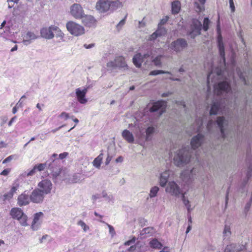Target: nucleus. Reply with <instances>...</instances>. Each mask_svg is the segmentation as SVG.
Here are the masks:
<instances>
[{
  "mask_svg": "<svg viewBox=\"0 0 252 252\" xmlns=\"http://www.w3.org/2000/svg\"><path fill=\"white\" fill-rule=\"evenodd\" d=\"M208 70H210V72L207 76V99L209 98V92L211 90V86L214 87L215 95L219 97L218 100L216 98L213 101L210 114L216 115L218 113H223V111H225L228 108L229 103L231 102L229 98L232 94V92H230L229 81L231 79L235 81L234 73H230L228 78L226 77L224 81H219V79L222 76L225 72L221 68L217 67L214 73L212 64Z\"/></svg>",
  "mask_w": 252,
  "mask_h": 252,
  "instance_id": "f257e3e1",
  "label": "nucleus"
},
{
  "mask_svg": "<svg viewBox=\"0 0 252 252\" xmlns=\"http://www.w3.org/2000/svg\"><path fill=\"white\" fill-rule=\"evenodd\" d=\"M122 6V2L112 1L110 0H98L95 4V9L99 13H112Z\"/></svg>",
  "mask_w": 252,
  "mask_h": 252,
  "instance_id": "f03ea898",
  "label": "nucleus"
},
{
  "mask_svg": "<svg viewBox=\"0 0 252 252\" xmlns=\"http://www.w3.org/2000/svg\"><path fill=\"white\" fill-rule=\"evenodd\" d=\"M191 158L189 146L179 150L174 158V161L177 166L182 167L189 163Z\"/></svg>",
  "mask_w": 252,
  "mask_h": 252,
  "instance_id": "7ed1b4c3",
  "label": "nucleus"
},
{
  "mask_svg": "<svg viewBox=\"0 0 252 252\" xmlns=\"http://www.w3.org/2000/svg\"><path fill=\"white\" fill-rule=\"evenodd\" d=\"M227 121L223 117H220L218 118L216 122L213 120L209 121L207 128L209 132H213V127L215 126L217 129H219L220 131L221 134L223 138L226 137L225 134V126L227 125Z\"/></svg>",
  "mask_w": 252,
  "mask_h": 252,
  "instance_id": "20e7f679",
  "label": "nucleus"
},
{
  "mask_svg": "<svg viewBox=\"0 0 252 252\" xmlns=\"http://www.w3.org/2000/svg\"><path fill=\"white\" fill-rule=\"evenodd\" d=\"M127 67L125 60L122 56L117 57L113 61H111L107 63V67L110 70L126 69Z\"/></svg>",
  "mask_w": 252,
  "mask_h": 252,
  "instance_id": "39448f33",
  "label": "nucleus"
},
{
  "mask_svg": "<svg viewBox=\"0 0 252 252\" xmlns=\"http://www.w3.org/2000/svg\"><path fill=\"white\" fill-rule=\"evenodd\" d=\"M66 28L70 34L76 36L81 35L85 33V29L82 26L72 21L66 23Z\"/></svg>",
  "mask_w": 252,
  "mask_h": 252,
  "instance_id": "423d86ee",
  "label": "nucleus"
},
{
  "mask_svg": "<svg viewBox=\"0 0 252 252\" xmlns=\"http://www.w3.org/2000/svg\"><path fill=\"white\" fill-rule=\"evenodd\" d=\"M202 28L201 22L195 19H192L189 30L188 32L191 38H194L196 36L200 34Z\"/></svg>",
  "mask_w": 252,
  "mask_h": 252,
  "instance_id": "0eeeda50",
  "label": "nucleus"
},
{
  "mask_svg": "<svg viewBox=\"0 0 252 252\" xmlns=\"http://www.w3.org/2000/svg\"><path fill=\"white\" fill-rule=\"evenodd\" d=\"M165 191L176 197H179L183 193L180 187L174 181L169 182L168 183Z\"/></svg>",
  "mask_w": 252,
  "mask_h": 252,
  "instance_id": "6e6552de",
  "label": "nucleus"
},
{
  "mask_svg": "<svg viewBox=\"0 0 252 252\" xmlns=\"http://www.w3.org/2000/svg\"><path fill=\"white\" fill-rule=\"evenodd\" d=\"M38 187L37 189H39L42 193L46 195L50 193L52 189V184L50 180L44 179L38 184Z\"/></svg>",
  "mask_w": 252,
  "mask_h": 252,
  "instance_id": "1a4fd4ad",
  "label": "nucleus"
},
{
  "mask_svg": "<svg viewBox=\"0 0 252 252\" xmlns=\"http://www.w3.org/2000/svg\"><path fill=\"white\" fill-rule=\"evenodd\" d=\"M70 14L77 19H80L84 15V10L82 7L78 3L72 4L70 8Z\"/></svg>",
  "mask_w": 252,
  "mask_h": 252,
  "instance_id": "9d476101",
  "label": "nucleus"
},
{
  "mask_svg": "<svg viewBox=\"0 0 252 252\" xmlns=\"http://www.w3.org/2000/svg\"><path fill=\"white\" fill-rule=\"evenodd\" d=\"M166 107V101L158 100L154 103L152 107L150 108V111L151 112L158 111L159 116L165 111Z\"/></svg>",
  "mask_w": 252,
  "mask_h": 252,
  "instance_id": "9b49d317",
  "label": "nucleus"
},
{
  "mask_svg": "<svg viewBox=\"0 0 252 252\" xmlns=\"http://www.w3.org/2000/svg\"><path fill=\"white\" fill-rule=\"evenodd\" d=\"M54 30H56V26L52 25L49 27H44L40 30L41 37L46 39H51L54 38Z\"/></svg>",
  "mask_w": 252,
  "mask_h": 252,
  "instance_id": "f8f14e48",
  "label": "nucleus"
},
{
  "mask_svg": "<svg viewBox=\"0 0 252 252\" xmlns=\"http://www.w3.org/2000/svg\"><path fill=\"white\" fill-rule=\"evenodd\" d=\"M30 200L34 203H41L44 198L45 195L40 191L39 189H35L30 195Z\"/></svg>",
  "mask_w": 252,
  "mask_h": 252,
  "instance_id": "ddd939ff",
  "label": "nucleus"
},
{
  "mask_svg": "<svg viewBox=\"0 0 252 252\" xmlns=\"http://www.w3.org/2000/svg\"><path fill=\"white\" fill-rule=\"evenodd\" d=\"M187 42L184 39L179 38L171 43L170 47L176 52H180L187 46Z\"/></svg>",
  "mask_w": 252,
  "mask_h": 252,
  "instance_id": "4468645a",
  "label": "nucleus"
},
{
  "mask_svg": "<svg viewBox=\"0 0 252 252\" xmlns=\"http://www.w3.org/2000/svg\"><path fill=\"white\" fill-rule=\"evenodd\" d=\"M47 165L48 166V168L52 170L54 176L58 177L59 176L61 171V169L59 168L57 169V171H54V170L53 169V165L51 163H48V162H47L45 163H40L36 164L34 166L35 167L37 171H41L44 170Z\"/></svg>",
  "mask_w": 252,
  "mask_h": 252,
  "instance_id": "2eb2a0df",
  "label": "nucleus"
},
{
  "mask_svg": "<svg viewBox=\"0 0 252 252\" xmlns=\"http://www.w3.org/2000/svg\"><path fill=\"white\" fill-rule=\"evenodd\" d=\"M217 32L218 34V47L220 51V55L221 57V59L222 60L223 62L224 63L225 66L226 65L225 63V53H224V48L223 43L222 40V37L220 35V26L218 25L217 26Z\"/></svg>",
  "mask_w": 252,
  "mask_h": 252,
  "instance_id": "dca6fc26",
  "label": "nucleus"
},
{
  "mask_svg": "<svg viewBox=\"0 0 252 252\" xmlns=\"http://www.w3.org/2000/svg\"><path fill=\"white\" fill-rule=\"evenodd\" d=\"M88 91L87 88H84L83 89L77 88L75 90V93L77 100L81 104H85L87 102V99L85 97Z\"/></svg>",
  "mask_w": 252,
  "mask_h": 252,
  "instance_id": "f3484780",
  "label": "nucleus"
},
{
  "mask_svg": "<svg viewBox=\"0 0 252 252\" xmlns=\"http://www.w3.org/2000/svg\"><path fill=\"white\" fill-rule=\"evenodd\" d=\"M43 217V213L40 212L34 215L33 220L31 225V228L34 230H37L39 228Z\"/></svg>",
  "mask_w": 252,
  "mask_h": 252,
  "instance_id": "a211bd4d",
  "label": "nucleus"
},
{
  "mask_svg": "<svg viewBox=\"0 0 252 252\" xmlns=\"http://www.w3.org/2000/svg\"><path fill=\"white\" fill-rule=\"evenodd\" d=\"M245 246L239 244H231L227 245L224 252H240L245 250Z\"/></svg>",
  "mask_w": 252,
  "mask_h": 252,
  "instance_id": "6ab92c4d",
  "label": "nucleus"
},
{
  "mask_svg": "<svg viewBox=\"0 0 252 252\" xmlns=\"http://www.w3.org/2000/svg\"><path fill=\"white\" fill-rule=\"evenodd\" d=\"M38 37L39 36L33 32L29 31L24 35L23 43L24 45H28Z\"/></svg>",
  "mask_w": 252,
  "mask_h": 252,
  "instance_id": "aec40b11",
  "label": "nucleus"
},
{
  "mask_svg": "<svg viewBox=\"0 0 252 252\" xmlns=\"http://www.w3.org/2000/svg\"><path fill=\"white\" fill-rule=\"evenodd\" d=\"M204 140V136L201 134H198L195 136H194L190 142V145L192 149L195 150L196 148H198L202 143Z\"/></svg>",
  "mask_w": 252,
  "mask_h": 252,
  "instance_id": "412c9836",
  "label": "nucleus"
},
{
  "mask_svg": "<svg viewBox=\"0 0 252 252\" xmlns=\"http://www.w3.org/2000/svg\"><path fill=\"white\" fill-rule=\"evenodd\" d=\"M150 56V54L148 53L143 55H141L140 53L136 54L133 58V63L136 67H140L141 63L144 61V59L149 57Z\"/></svg>",
  "mask_w": 252,
  "mask_h": 252,
  "instance_id": "4be33fe9",
  "label": "nucleus"
},
{
  "mask_svg": "<svg viewBox=\"0 0 252 252\" xmlns=\"http://www.w3.org/2000/svg\"><path fill=\"white\" fill-rule=\"evenodd\" d=\"M30 201V196L26 193V191H24L18 196L17 204L20 206H26L29 204Z\"/></svg>",
  "mask_w": 252,
  "mask_h": 252,
  "instance_id": "5701e85b",
  "label": "nucleus"
},
{
  "mask_svg": "<svg viewBox=\"0 0 252 252\" xmlns=\"http://www.w3.org/2000/svg\"><path fill=\"white\" fill-rule=\"evenodd\" d=\"M195 170L194 168L189 171L188 170H185L181 173V177L187 184H189L193 178V175L195 174Z\"/></svg>",
  "mask_w": 252,
  "mask_h": 252,
  "instance_id": "b1692460",
  "label": "nucleus"
},
{
  "mask_svg": "<svg viewBox=\"0 0 252 252\" xmlns=\"http://www.w3.org/2000/svg\"><path fill=\"white\" fill-rule=\"evenodd\" d=\"M80 19L82 20V23L88 27L94 26L96 22L94 17L89 15H85V14Z\"/></svg>",
  "mask_w": 252,
  "mask_h": 252,
  "instance_id": "393cba45",
  "label": "nucleus"
},
{
  "mask_svg": "<svg viewBox=\"0 0 252 252\" xmlns=\"http://www.w3.org/2000/svg\"><path fill=\"white\" fill-rule=\"evenodd\" d=\"M171 172L169 170H166L160 174L159 178V185L162 187H164L168 181Z\"/></svg>",
  "mask_w": 252,
  "mask_h": 252,
  "instance_id": "a878e982",
  "label": "nucleus"
},
{
  "mask_svg": "<svg viewBox=\"0 0 252 252\" xmlns=\"http://www.w3.org/2000/svg\"><path fill=\"white\" fill-rule=\"evenodd\" d=\"M10 214L13 219L18 220L24 213L21 209L14 208L11 210Z\"/></svg>",
  "mask_w": 252,
  "mask_h": 252,
  "instance_id": "bb28decb",
  "label": "nucleus"
},
{
  "mask_svg": "<svg viewBox=\"0 0 252 252\" xmlns=\"http://www.w3.org/2000/svg\"><path fill=\"white\" fill-rule=\"evenodd\" d=\"M122 136L128 143H132L134 141V136L132 133L127 129H125L122 132Z\"/></svg>",
  "mask_w": 252,
  "mask_h": 252,
  "instance_id": "cd10ccee",
  "label": "nucleus"
},
{
  "mask_svg": "<svg viewBox=\"0 0 252 252\" xmlns=\"http://www.w3.org/2000/svg\"><path fill=\"white\" fill-rule=\"evenodd\" d=\"M155 233V230L152 227H147L143 228L140 232V235L143 238L147 237L153 235Z\"/></svg>",
  "mask_w": 252,
  "mask_h": 252,
  "instance_id": "c85d7f7f",
  "label": "nucleus"
},
{
  "mask_svg": "<svg viewBox=\"0 0 252 252\" xmlns=\"http://www.w3.org/2000/svg\"><path fill=\"white\" fill-rule=\"evenodd\" d=\"M19 186L16 185L11 188L9 192L4 195V200H9L13 197L14 193L16 192V190L18 189Z\"/></svg>",
  "mask_w": 252,
  "mask_h": 252,
  "instance_id": "c756f323",
  "label": "nucleus"
},
{
  "mask_svg": "<svg viewBox=\"0 0 252 252\" xmlns=\"http://www.w3.org/2000/svg\"><path fill=\"white\" fill-rule=\"evenodd\" d=\"M149 245L151 248L155 249H161L162 247V244L157 239H153L149 242Z\"/></svg>",
  "mask_w": 252,
  "mask_h": 252,
  "instance_id": "7c9ffc66",
  "label": "nucleus"
},
{
  "mask_svg": "<svg viewBox=\"0 0 252 252\" xmlns=\"http://www.w3.org/2000/svg\"><path fill=\"white\" fill-rule=\"evenodd\" d=\"M231 235V226L230 224H225L223 231V239H228Z\"/></svg>",
  "mask_w": 252,
  "mask_h": 252,
  "instance_id": "2f4dec72",
  "label": "nucleus"
},
{
  "mask_svg": "<svg viewBox=\"0 0 252 252\" xmlns=\"http://www.w3.org/2000/svg\"><path fill=\"white\" fill-rule=\"evenodd\" d=\"M103 158V154L101 153L94 160L93 162V165L97 168H99Z\"/></svg>",
  "mask_w": 252,
  "mask_h": 252,
  "instance_id": "473e14b6",
  "label": "nucleus"
},
{
  "mask_svg": "<svg viewBox=\"0 0 252 252\" xmlns=\"http://www.w3.org/2000/svg\"><path fill=\"white\" fill-rule=\"evenodd\" d=\"M155 128L154 127H148L146 130V135H144L145 141H149L151 139V135L155 132Z\"/></svg>",
  "mask_w": 252,
  "mask_h": 252,
  "instance_id": "72a5a7b5",
  "label": "nucleus"
},
{
  "mask_svg": "<svg viewBox=\"0 0 252 252\" xmlns=\"http://www.w3.org/2000/svg\"><path fill=\"white\" fill-rule=\"evenodd\" d=\"M54 32H55L56 37L59 38V42L64 41V34L58 27L56 26V30H54Z\"/></svg>",
  "mask_w": 252,
  "mask_h": 252,
  "instance_id": "f704fd0d",
  "label": "nucleus"
},
{
  "mask_svg": "<svg viewBox=\"0 0 252 252\" xmlns=\"http://www.w3.org/2000/svg\"><path fill=\"white\" fill-rule=\"evenodd\" d=\"M200 3V5L198 2H194V6L196 8V11L198 12H201L204 9V4L205 3L206 0H198Z\"/></svg>",
  "mask_w": 252,
  "mask_h": 252,
  "instance_id": "c9c22d12",
  "label": "nucleus"
},
{
  "mask_svg": "<svg viewBox=\"0 0 252 252\" xmlns=\"http://www.w3.org/2000/svg\"><path fill=\"white\" fill-rule=\"evenodd\" d=\"M181 195L182 200L183 201L185 206L186 207L188 213H189L190 211L192 210V209L191 208V205L190 204V202L189 200V199L185 197L184 193H182Z\"/></svg>",
  "mask_w": 252,
  "mask_h": 252,
  "instance_id": "e433bc0d",
  "label": "nucleus"
},
{
  "mask_svg": "<svg viewBox=\"0 0 252 252\" xmlns=\"http://www.w3.org/2000/svg\"><path fill=\"white\" fill-rule=\"evenodd\" d=\"M180 10V2L176 0L172 3V11L174 14L178 13Z\"/></svg>",
  "mask_w": 252,
  "mask_h": 252,
  "instance_id": "4c0bfd02",
  "label": "nucleus"
},
{
  "mask_svg": "<svg viewBox=\"0 0 252 252\" xmlns=\"http://www.w3.org/2000/svg\"><path fill=\"white\" fill-rule=\"evenodd\" d=\"M236 72L238 76L240 78V79L242 80V81L245 84L247 85L248 83L246 79V72H242L240 69L237 68L236 69Z\"/></svg>",
  "mask_w": 252,
  "mask_h": 252,
  "instance_id": "58836bf2",
  "label": "nucleus"
},
{
  "mask_svg": "<svg viewBox=\"0 0 252 252\" xmlns=\"http://www.w3.org/2000/svg\"><path fill=\"white\" fill-rule=\"evenodd\" d=\"M101 195L102 197L105 198V200L107 202L113 201L114 197L112 195H108L105 190L102 191Z\"/></svg>",
  "mask_w": 252,
  "mask_h": 252,
  "instance_id": "ea45409f",
  "label": "nucleus"
},
{
  "mask_svg": "<svg viewBox=\"0 0 252 252\" xmlns=\"http://www.w3.org/2000/svg\"><path fill=\"white\" fill-rule=\"evenodd\" d=\"M159 188L157 186L152 187L150 191L149 196L150 198H153L157 196L158 191H159Z\"/></svg>",
  "mask_w": 252,
  "mask_h": 252,
  "instance_id": "a19ab883",
  "label": "nucleus"
},
{
  "mask_svg": "<svg viewBox=\"0 0 252 252\" xmlns=\"http://www.w3.org/2000/svg\"><path fill=\"white\" fill-rule=\"evenodd\" d=\"M204 119L203 118H199L196 120V126L194 129L196 131H199L201 130V126L203 125Z\"/></svg>",
  "mask_w": 252,
  "mask_h": 252,
  "instance_id": "79ce46f5",
  "label": "nucleus"
},
{
  "mask_svg": "<svg viewBox=\"0 0 252 252\" xmlns=\"http://www.w3.org/2000/svg\"><path fill=\"white\" fill-rule=\"evenodd\" d=\"M18 220L20 224L23 226H26L29 225L27 222L28 217L25 214Z\"/></svg>",
  "mask_w": 252,
  "mask_h": 252,
  "instance_id": "37998d69",
  "label": "nucleus"
},
{
  "mask_svg": "<svg viewBox=\"0 0 252 252\" xmlns=\"http://www.w3.org/2000/svg\"><path fill=\"white\" fill-rule=\"evenodd\" d=\"M159 74H168L171 75L172 74L170 72L163 71L161 70H155L151 71L150 73V75H157Z\"/></svg>",
  "mask_w": 252,
  "mask_h": 252,
  "instance_id": "c03bdc74",
  "label": "nucleus"
},
{
  "mask_svg": "<svg viewBox=\"0 0 252 252\" xmlns=\"http://www.w3.org/2000/svg\"><path fill=\"white\" fill-rule=\"evenodd\" d=\"M77 224L80 226L84 232H87L89 230V227L83 220H79L77 222Z\"/></svg>",
  "mask_w": 252,
  "mask_h": 252,
  "instance_id": "a18cd8bd",
  "label": "nucleus"
},
{
  "mask_svg": "<svg viewBox=\"0 0 252 252\" xmlns=\"http://www.w3.org/2000/svg\"><path fill=\"white\" fill-rule=\"evenodd\" d=\"M156 32H158V35L159 37L165 34L166 33V29L160 26H158V29Z\"/></svg>",
  "mask_w": 252,
  "mask_h": 252,
  "instance_id": "49530a36",
  "label": "nucleus"
},
{
  "mask_svg": "<svg viewBox=\"0 0 252 252\" xmlns=\"http://www.w3.org/2000/svg\"><path fill=\"white\" fill-rule=\"evenodd\" d=\"M210 21L208 18H205L203 21V29L204 31H207L209 29V25Z\"/></svg>",
  "mask_w": 252,
  "mask_h": 252,
  "instance_id": "de8ad7c7",
  "label": "nucleus"
},
{
  "mask_svg": "<svg viewBox=\"0 0 252 252\" xmlns=\"http://www.w3.org/2000/svg\"><path fill=\"white\" fill-rule=\"evenodd\" d=\"M100 221L102 222L103 223H105L107 225V226L109 228V233L111 234V236L112 237H114L115 235V234H116V232H115L114 228L112 225H111L110 224H108L107 223H106L104 221H102L101 220H100Z\"/></svg>",
  "mask_w": 252,
  "mask_h": 252,
  "instance_id": "09e8293b",
  "label": "nucleus"
},
{
  "mask_svg": "<svg viewBox=\"0 0 252 252\" xmlns=\"http://www.w3.org/2000/svg\"><path fill=\"white\" fill-rule=\"evenodd\" d=\"M161 57L162 56L159 55L153 60V62L156 66H160L161 65V62L160 61Z\"/></svg>",
  "mask_w": 252,
  "mask_h": 252,
  "instance_id": "8fccbe9b",
  "label": "nucleus"
},
{
  "mask_svg": "<svg viewBox=\"0 0 252 252\" xmlns=\"http://www.w3.org/2000/svg\"><path fill=\"white\" fill-rule=\"evenodd\" d=\"M57 156H58V155L57 154H54L48 162H50V163H51L52 165H53V164L52 163V162H53V163L55 162V163H57L58 160H56L55 158Z\"/></svg>",
  "mask_w": 252,
  "mask_h": 252,
  "instance_id": "3c124183",
  "label": "nucleus"
},
{
  "mask_svg": "<svg viewBox=\"0 0 252 252\" xmlns=\"http://www.w3.org/2000/svg\"><path fill=\"white\" fill-rule=\"evenodd\" d=\"M158 37H159L158 35V32L156 31L152 35H150L149 39L150 40H154Z\"/></svg>",
  "mask_w": 252,
  "mask_h": 252,
  "instance_id": "603ef678",
  "label": "nucleus"
},
{
  "mask_svg": "<svg viewBox=\"0 0 252 252\" xmlns=\"http://www.w3.org/2000/svg\"><path fill=\"white\" fill-rule=\"evenodd\" d=\"M136 241V238L135 237H133L131 240H129L125 243V245L126 246H130L132 244L135 243Z\"/></svg>",
  "mask_w": 252,
  "mask_h": 252,
  "instance_id": "864d4df0",
  "label": "nucleus"
},
{
  "mask_svg": "<svg viewBox=\"0 0 252 252\" xmlns=\"http://www.w3.org/2000/svg\"><path fill=\"white\" fill-rule=\"evenodd\" d=\"M61 118H62V119H64L65 120H66L67 119H68V118H69V114L66 112H62L60 116H59Z\"/></svg>",
  "mask_w": 252,
  "mask_h": 252,
  "instance_id": "5fc2aeb1",
  "label": "nucleus"
},
{
  "mask_svg": "<svg viewBox=\"0 0 252 252\" xmlns=\"http://www.w3.org/2000/svg\"><path fill=\"white\" fill-rule=\"evenodd\" d=\"M36 171H37V170H36L35 167L34 166L32 169H31L28 172L26 173L27 176H32L34 174H35V173H36Z\"/></svg>",
  "mask_w": 252,
  "mask_h": 252,
  "instance_id": "6e6d98bb",
  "label": "nucleus"
},
{
  "mask_svg": "<svg viewBox=\"0 0 252 252\" xmlns=\"http://www.w3.org/2000/svg\"><path fill=\"white\" fill-rule=\"evenodd\" d=\"M229 4H230V8L231 9V11L232 12H234L235 9L233 0H229Z\"/></svg>",
  "mask_w": 252,
  "mask_h": 252,
  "instance_id": "4d7b16f0",
  "label": "nucleus"
},
{
  "mask_svg": "<svg viewBox=\"0 0 252 252\" xmlns=\"http://www.w3.org/2000/svg\"><path fill=\"white\" fill-rule=\"evenodd\" d=\"M10 171V169H9V168L5 169L3 170L0 173V175H3V176H7L9 173Z\"/></svg>",
  "mask_w": 252,
  "mask_h": 252,
  "instance_id": "13d9d810",
  "label": "nucleus"
},
{
  "mask_svg": "<svg viewBox=\"0 0 252 252\" xmlns=\"http://www.w3.org/2000/svg\"><path fill=\"white\" fill-rule=\"evenodd\" d=\"M137 246L136 245L131 246L128 249L126 250L127 252H134L136 251Z\"/></svg>",
  "mask_w": 252,
  "mask_h": 252,
  "instance_id": "bf43d9fd",
  "label": "nucleus"
},
{
  "mask_svg": "<svg viewBox=\"0 0 252 252\" xmlns=\"http://www.w3.org/2000/svg\"><path fill=\"white\" fill-rule=\"evenodd\" d=\"M112 156H110L109 155H108L107 157L105 162V165H107L109 164V163H110V161L112 159Z\"/></svg>",
  "mask_w": 252,
  "mask_h": 252,
  "instance_id": "052dcab7",
  "label": "nucleus"
},
{
  "mask_svg": "<svg viewBox=\"0 0 252 252\" xmlns=\"http://www.w3.org/2000/svg\"><path fill=\"white\" fill-rule=\"evenodd\" d=\"M13 156H10L6 158L2 162L3 163H7L9 161H10L13 158Z\"/></svg>",
  "mask_w": 252,
  "mask_h": 252,
  "instance_id": "680f3d73",
  "label": "nucleus"
},
{
  "mask_svg": "<svg viewBox=\"0 0 252 252\" xmlns=\"http://www.w3.org/2000/svg\"><path fill=\"white\" fill-rule=\"evenodd\" d=\"M94 43H91V44H85L84 45V47L86 48V49H90V48H93V47H94Z\"/></svg>",
  "mask_w": 252,
  "mask_h": 252,
  "instance_id": "e2e57ef3",
  "label": "nucleus"
},
{
  "mask_svg": "<svg viewBox=\"0 0 252 252\" xmlns=\"http://www.w3.org/2000/svg\"><path fill=\"white\" fill-rule=\"evenodd\" d=\"M17 117L16 116H14L13 118H11V119L9 122L8 125V126H11L12 125V123L15 122V121L16 120Z\"/></svg>",
  "mask_w": 252,
  "mask_h": 252,
  "instance_id": "0e129e2a",
  "label": "nucleus"
},
{
  "mask_svg": "<svg viewBox=\"0 0 252 252\" xmlns=\"http://www.w3.org/2000/svg\"><path fill=\"white\" fill-rule=\"evenodd\" d=\"M67 155L68 154L67 153H63L59 155V158L60 159H63L67 156Z\"/></svg>",
  "mask_w": 252,
  "mask_h": 252,
  "instance_id": "69168bd1",
  "label": "nucleus"
},
{
  "mask_svg": "<svg viewBox=\"0 0 252 252\" xmlns=\"http://www.w3.org/2000/svg\"><path fill=\"white\" fill-rule=\"evenodd\" d=\"M100 197V195L98 194H96L93 195L92 196V199L94 201H95L96 199L99 198Z\"/></svg>",
  "mask_w": 252,
  "mask_h": 252,
  "instance_id": "338daca9",
  "label": "nucleus"
},
{
  "mask_svg": "<svg viewBox=\"0 0 252 252\" xmlns=\"http://www.w3.org/2000/svg\"><path fill=\"white\" fill-rule=\"evenodd\" d=\"M123 159H124V158L122 156H120L116 159V162L117 163H119V162L121 163V162H123Z\"/></svg>",
  "mask_w": 252,
  "mask_h": 252,
  "instance_id": "774afa93",
  "label": "nucleus"
}]
</instances>
